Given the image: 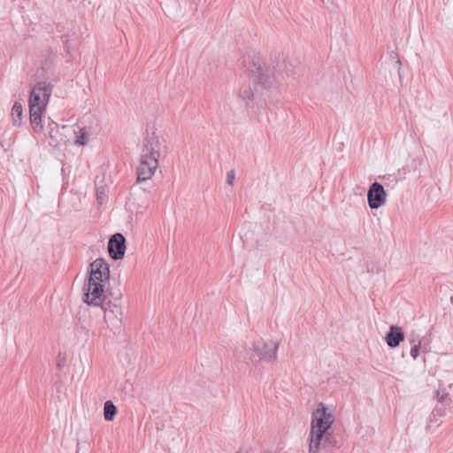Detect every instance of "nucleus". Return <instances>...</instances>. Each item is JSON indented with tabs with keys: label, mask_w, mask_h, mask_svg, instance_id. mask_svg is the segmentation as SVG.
I'll return each instance as SVG.
<instances>
[{
	"label": "nucleus",
	"mask_w": 453,
	"mask_h": 453,
	"mask_svg": "<svg viewBox=\"0 0 453 453\" xmlns=\"http://www.w3.org/2000/svg\"><path fill=\"white\" fill-rule=\"evenodd\" d=\"M334 422V416L320 403L312 414L309 434L308 453H319V449L339 448L337 440L327 430Z\"/></svg>",
	"instance_id": "f257e3e1"
},
{
	"label": "nucleus",
	"mask_w": 453,
	"mask_h": 453,
	"mask_svg": "<svg viewBox=\"0 0 453 453\" xmlns=\"http://www.w3.org/2000/svg\"><path fill=\"white\" fill-rule=\"evenodd\" d=\"M279 343L274 341H259L254 343L253 350L261 361L272 362L278 357Z\"/></svg>",
	"instance_id": "0eeeda50"
},
{
	"label": "nucleus",
	"mask_w": 453,
	"mask_h": 453,
	"mask_svg": "<svg viewBox=\"0 0 453 453\" xmlns=\"http://www.w3.org/2000/svg\"><path fill=\"white\" fill-rule=\"evenodd\" d=\"M396 64H397L398 65H401V62H400V60H399V59H397Z\"/></svg>",
	"instance_id": "6ab92c4d"
},
{
	"label": "nucleus",
	"mask_w": 453,
	"mask_h": 453,
	"mask_svg": "<svg viewBox=\"0 0 453 453\" xmlns=\"http://www.w3.org/2000/svg\"><path fill=\"white\" fill-rule=\"evenodd\" d=\"M404 340L403 329L396 326H391L386 335L387 344L390 348H395Z\"/></svg>",
	"instance_id": "9d476101"
},
{
	"label": "nucleus",
	"mask_w": 453,
	"mask_h": 453,
	"mask_svg": "<svg viewBox=\"0 0 453 453\" xmlns=\"http://www.w3.org/2000/svg\"><path fill=\"white\" fill-rule=\"evenodd\" d=\"M106 194L104 188H97L96 190V198L100 204H102L105 199Z\"/></svg>",
	"instance_id": "dca6fc26"
},
{
	"label": "nucleus",
	"mask_w": 453,
	"mask_h": 453,
	"mask_svg": "<svg viewBox=\"0 0 453 453\" xmlns=\"http://www.w3.org/2000/svg\"><path fill=\"white\" fill-rule=\"evenodd\" d=\"M160 154L161 142L158 133L153 127L147 129L137 167V181H146L154 176Z\"/></svg>",
	"instance_id": "f03ea898"
},
{
	"label": "nucleus",
	"mask_w": 453,
	"mask_h": 453,
	"mask_svg": "<svg viewBox=\"0 0 453 453\" xmlns=\"http://www.w3.org/2000/svg\"><path fill=\"white\" fill-rule=\"evenodd\" d=\"M110 279L109 265L104 258H96L90 264V276L87 285L84 302L99 306L105 295L104 286Z\"/></svg>",
	"instance_id": "7ed1b4c3"
},
{
	"label": "nucleus",
	"mask_w": 453,
	"mask_h": 453,
	"mask_svg": "<svg viewBox=\"0 0 453 453\" xmlns=\"http://www.w3.org/2000/svg\"><path fill=\"white\" fill-rule=\"evenodd\" d=\"M242 65L252 76L253 82L259 84L263 88H270L276 81V75L271 71L273 69L276 70V66L268 65L263 67L260 63V58L256 55L244 56L242 60Z\"/></svg>",
	"instance_id": "39448f33"
},
{
	"label": "nucleus",
	"mask_w": 453,
	"mask_h": 453,
	"mask_svg": "<svg viewBox=\"0 0 453 453\" xmlns=\"http://www.w3.org/2000/svg\"><path fill=\"white\" fill-rule=\"evenodd\" d=\"M237 453H239V452H237Z\"/></svg>",
	"instance_id": "aec40b11"
},
{
	"label": "nucleus",
	"mask_w": 453,
	"mask_h": 453,
	"mask_svg": "<svg viewBox=\"0 0 453 453\" xmlns=\"http://www.w3.org/2000/svg\"><path fill=\"white\" fill-rule=\"evenodd\" d=\"M102 306L106 328L113 335L119 334L123 323L122 293L119 289L108 288L104 296Z\"/></svg>",
	"instance_id": "20e7f679"
},
{
	"label": "nucleus",
	"mask_w": 453,
	"mask_h": 453,
	"mask_svg": "<svg viewBox=\"0 0 453 453\" xmlns=\"http://www.w3.org/2000/svg\"><path fill=\"white\" fill-rule=\"evenodd\" d=\"M412 346L411 349V356L415 360L419 355V349L421 342H418V343H415L414 341L411 342Z\"/></svg>",
	"instance_id": "2eb2a0df"
},
{
	"label": "nucleus",
	"mask_w": 453,
	"mask_h": 453,
	"mask_svg": "<svg viewBox=\"0 0 453 453\" xmlns=\"http://www.w3.org/2000/svg\"><path fill=\"white\" fill-rule=\"evenodd\" d=\"M51 95V87L45 81L38 82L32 88L29 96V108L33 105L46 109Z\"/></svg>",
	"instance_id": "423d86ee"
},
{
	"label": "nucleus",
	"mask_w": 453,
	"mask_h": 453,
	"mask_svg": "<svg viewBox=\"0 0 453 453\" xmlns=\"http://www.w3.org/2000/svg\"><path fill=\"white\" fill-rule=\"evenodd\" d=\"M87 134L85 132H81L76 139V143L84 145L87 142Z\"/></svg>",
	"instance_id": "a211bd4d"
},
{
	"label": "nucleus",
	"mask_w": 453,
	"mask_h": 453,
	"mask_svg": "<svg viewBox=\"0 0 453 453\" xmlns=\"http://www.w3.org/2000/svg\"><path fill=\"white\" fill-rule=\"evenodd\" d=\"M387 193L379 182H373L367 193L368 204L371 209H378L386 203Z\"/></svg>",
	"instance_id": "6e6552de"
},
{
	"label": "nucleus",
	"mask_w": 453,
	"mask_h": 453,
	"mask_svg": "<svg viewBox=\"0 0 453 453\" xmlns=\"http://www.w3.org/2000/svg\"><path fill=\"white\" fill-rule=\"evenodd\" d=\"M23 108L22 104L19 102H15L12 109V116L13 118V124L19 126L22 120Z\"/></svg>",
	"instance_id": "4468645a"
},
{
	"label": "nucleus",
	"mask_w": 453,
	"mask_h": 453,
	"mask_svg": "<svg viewBox=\"0 0 453 453\" xmlns=\"http://www.w3.org/2000/svg\"><path fill=\"white\" fill-rule=\"evenodd\" d=\"M238 96L243 101H250L254 97V88L250 84L242 86L239 88Z\"/></svg>",
	"instance_id": "ddd939ff"
},
{
	"label": "nucleus",
	"mask_w": 453,
	"mask_h": 453,
	"mask_svg": "<svg viewBox=\"0 0 453 453\" xmlns=\"http://www.w3.org/2000/svg\"><path fill=\"white\" fill-rule=\"evenodd\" d=\"M234 179H235V172L234 170H230L229 172H227L226 183L228 185H233Z\"/></svg>",
	"instance_id": "f3484780"
},
{
	"label": "nucleus",
	"mask_w": 453,
	"mask_h": 453,
	"mask_svg": "<svg viewBox=\"0 0 453 453\" xmlns=\"http://www.w3.org/2000/svg\"><path fill=\"white\" fill-rule=\"evenodd\" d=\"M108 251L113 260H119L124 257L126 252V238L122 234L117 233L111 236L108 242Z\"/></svg>",
	"instance_id": "1a4fd4ad"
},
{
	"label": "nucleus",
	"mask_w": 453,
	"mask_h": 453,
	"mask_svg": "<svg viewBox=\"0 0 453 453\" xmlns=\"http://www.w3.org/2000/svg\"><path fill=\"white\" fill-rule=\"evenodd\" d=\"M45 111L43 108L35 107V105L32 108H29L30 111V123L32 128L35 132H42L43 129V126L42 124V114Z\"/></svg>",
	"instance_id": "9b49d317"
},
{
	"label": "nucleus",
	"mask_w": 453,
	"mask_h": 453,
	"mask_svg": "<svg viewBox=\"0 0 453 453\" xmlns=\"http://www.w3.org/2000/svg\"><path fill=\"white\" fill-rule=\"evenodd\" d=\"M117 414V408L111 401H106L104 406V417L106 421H111Z\"/></svg>",
	"instance_id": "f8f14e48"
}]
</instances>
